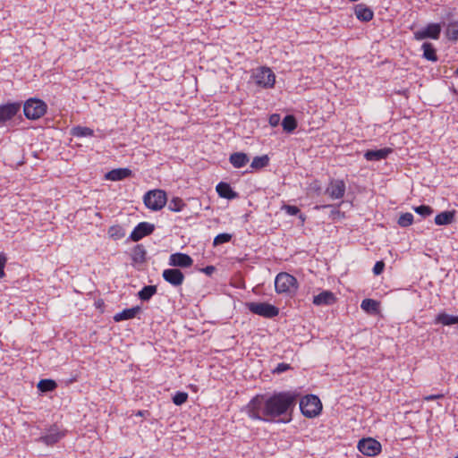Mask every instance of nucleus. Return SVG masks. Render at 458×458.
<instances>
[{"label":"nucleus","mask_w":458,"mask_h":458,"mask_svg":"<svg viewBox=\"0 0 458 458\" xmlns=\"http://www.w3.org/2000/svg\"><path fill=\"white\" fill-rule=\"evenodd\" d=\"M269 157L267 155H263L259 157V169L265 167L268 165Z\"/></svg>","instance_id":"47"},{"label":"nucleus","mask_w":458,"mask_h":458,"mask_svg":"<svg viewBox=\"0 0 458 458\" xmlns=\"http://www.w3.org/2000/svg\"><path fill=\"white\" fill-rule=\"evenodd\" d=\"M357 448L366 456H375L380 454L382 445L377 440L367 437L359 440Z\"/></svg>","instance_id":"9"},{"label":"nucleus","mask_w":458,"mask_h":458,"mask_svg":"<svg viewBox=\"0 0 458 458\" xmlns=\"http://www.w3.org/2000/svg\"><path fill=\"white\" fill-rule=\"evenodd\" d=\"M276 83V74L268 67H259V88L271 89Z\"/></svg>","instance_id":"15"},{"label":"nucleus","mask_w":458,"mask_h":458,"mask_svg":"<svg viewBox=\"0 0 458 458\" xmlns=\"http://www.w3.org/2000/svg\"><path fill=\"white\" fill-rule=\"evenodd\" d=\"M250 166L254 169H258V156L252 158Z\"/></svg>","instance_id":"50"},{"label":"nucleus","mask_w":458,"mask_h":458,"mask_svg":"<svg viewBox=\"0 0 458 458\" xmlns=\"http://www.w3.org/2000/svg\"><path fill=\"white\" fill-rule=\"evenodd\" d=\"M421 49L423 51L422 57L424 59L431 62H437L438 60L437 50L432 43L424 42L421 46Z\"/></svg>","instance_id":"24"},{"label":"nucleus","mask_w":458,"mask_h":458,"mask_svg":"<svg viewBox=\"0 0 458 458\" xmlns=\"http://www.w3.org/2000/svg\"><path fill=\"white\" fill-rule=\"evenodd\" d=\"M141 308L140 306H135L131 309H125L121 312L116 313L114 316V320L115 322H120L123 320L131 319L136 317V315L140 311Z\"/></svg>","instance_id":"21"},{"label":"nucleus","mask_w":458,"mask_h":458,"mask_svg":"<svg viewBox=\"0 0 458 458\" xmlns=\"http://www.w3.org/2000/svg\"><path fill=\"white\" fill-rule=\"evenodd\" d=\"M216 191L220 197L227 199H234L237 196L232 187L228 183L223 182L216 185Z\"/></svg>","instance_id":"25"},{"label":"nucleus","mask_w":458,"mask_h":458,"mask_svg":"<svg viewBox=\"0 0 458 458\" xmlns=\"http://www.w3.org/2000/svg\"><path fill=\"white\" fill-rule=\"evenodd\" d=\"M21 103L12 102L0 105V126H4L7 122L11 121L20 112Z\"/></svg>","instance_id":"10"},{"label":"nucleus","mask_w":458,"mask_h":458,"mask_svg":"<svg viewBox=\"0 0 458 458\" xmlns=\"http://www.w3.org/2000/svg\"><path fill=\"white\" fill-rule=\"evenodd\" d=\"M454 458H458V454Z\"/></svg>","instance_id":"52"},{"label":"nucleus","mask_w":458,"mask_h":458,"mask_svg":"<svg viewBox=\"0 0 458 458\" xmlns=\"http://www.w3.org/2000/svg\"><path fill=\"white\" fill-rule=\"evenodd\" d=\"M394 152L391 148H383L380 149H368L364 152L363 157L367 161H381L386 159L390 154Z\"/></svg>","instance_id":"16"},{"label":"nucleus","mask_w":458,"mask_h":458,"mask_svg":"<svg viewBox=\"0 0 458 458\" xmlns=\"http://www.w3.org/2000/svg\"><path fill=\"white\" fill-rule=\"evenodd\" d=\"M72 135L75 137L93 136L94 131L89 127L77 126L72 129Z\"/></svg>","instance_id":"36"},{"label":"nucleus","mask_w":458,"mask_h":458,"mask_svg":"<svg viewBox=\"0 0 458 458\" xmlns=\"http://www.w3.org/2000/svg\"><path fill=\"white\" fill-rule=\"evenodd\" d=\"M300 395V393L296 390L273 394L266 400L263 408V418L259 416V420L283 424L290 423L293 420V413Z\"/></svg>","instance_id":"1"},{"label":"nucleus","mask_w":458,"mask_h":458,"mask_svg":"<svg viewBox=\"0 0 458 458\" xmlns=\"http://www.w3.org/2000/svg\"><path fill=\"white\" fill-rule=\"evenodd\" d=\"M57 386V384L53 379H41L38 383V388L39 391L46 393V392H51L55 390Z\"/></svg>","instance_id":"30"},{"label":"nucleus","mask_w":458,"mask_h":458,"mask_svg":"<svg viewBox=\"0 0 458 458\" xmlns=\"http://www.w3.org/2000/svg\"><path fill=\"white\" fill-rule=\"evenodd\" d=\"M413 209L418 215L421 216L422 217H427L433 213L432 208L427 205H420L418 207H414Z\"/></svg>","instance_id":"39"},{"label":"nucleus","mask_w":458,"mask_h":458,"mask_svg":"<svg viewBox=\"0 0 458 458\" xmlns=\"http://www.w3.org/2000/svg\"><path fill=\"white\" fill-rule=\"evenodd\" d=\"M155 230V225L148 222L139 223L130 234V239L133 242H139L143 237L151 234Z\"/></svg>","instance_id":"12"},{"label":"nucleus","mask_w":458,"mask_h":458,"mask_svg":"<svg viewBox=\"0 0 458 458\" xmlns=\"http://www.w3.org/2000/svg\"><path fill=\"white\" fill-rule=\"evenodd\" d=\"M204 273L210 276L214 271L215 267L213 266H208L203 269Z\"/></svg>","instance_id":"49"},{"label":"nucleus","mask_w":458,"mask_h":458,"mask_svg":"<svg viewBox=\"0 0 458 458\" xmlns=\"http://www.w3.org/2000/svg\"><path fill=\"white\" fill-rule=\"evenodd\" d=\"M246 413L252 419H258V394L253 396L245 408Z\"/></svg>","instance_id":"32"},{"label":"nucleus","mask_w":458,"mask_h":458,"mask_svg":"<svg viewBox=\"0 0 458 458\" xmlns=\"http://www.w3.org/2000/svg\"><path fill=\"white\" fill-rule=\"evenodd\" d=\"M454 219V211H444L435 216V224L437 225H450Z\"/></svg>","instance_id":"26"},{"label":"nucleus","mask_w":458,"mask_h":458,"mask_svg":"<svg viewBox=\"0 0 458 458\" xmlns=\"http://www.w3.org/2000/svg\"><path fill=\"white\" fill-rule=\"evenodd\" d=\"M7 262V257L4 252L0 253V279L3 278L4 274V267Z\"/></svg>","instance_id":"44"},{"label":"nucleus","mask_w":458,"mask_h":458,"mask_svg":"<svg viewBox=\"0 0 458 458\" xmlns=\"http://www.w3.org/2000/svg\"><path fill=\"white\" fill-rule=\"evenodd\" d=\"M145 206L154 211L162 209L167 201L166 193L163 190H151L143 197Z\"/></svg>","instance_id":"5"},{"label":"nucleus","mask_w":458,"mask_h":458,"mask_svg":"<svg viewBox=\"0 0 458 458\" xmlns=\"http://www.w3.org/2000/svg\"><path fill=\"white\" fill-rule=\"evenodd\" d=\"M47 104L38 98H30L23 105V113L26 118L37 120L47 113Z\"/></svg>","instance_id":"4"},{"label":"nucleus","mask_w":458,"mask_h":458,"mask_svg":"<svg viewBox=\"0 0 458 458\" xmlns=\"http://www.w3.org/2000/svg\"><path fill=\"white\" fill-rule=\"evenodd\" d=\"M300 410L301 414L306 418H315L320 414L322 411V403L315 394H307L300 401Z\"/></svg>","instance_id":"3"},{"label":"nucleus","mask_w":458,"mask_h":458,"mask_svg":"<svg viewBox=\"0 0 458 458\" xmlns=\"http://www.w3.org/2000/svg\"><path fill=\"white\" fill-rule=\"evenodd\" d=\"M345 190V183L343 180H332L325 193L332 199H339L344 196Z\"/></svg>","instance_id":"14"},{"label":"nucleus","mask_w":458,"mask_h":458,"mask_svg":"<svg viewBox=\"0 0 458 458\" xmlns=\"http://www.w3.org/2000/svg\"><path fill=\"white\" fill-rule=\"evenodd\" d=\"M454 75L455 76H458V67L456 68L455 72H454Z\"/></svg>","instance_id":"51"},{"label":"nucleus","mask_w":458,"mask_h":458,"mask_svg":"<svg viewBox=\"0 0 458 458\" xmlns=\"http://www.w3.org/2000/svg\"><path fill=\"white\" fill-rule=\"evenodd\" d=\"M229 161L233 167L241 168L247 165V163L250 161V158L245 153L235 152L230 156Z\"/></svg>","instance_id":"22"},{"label":"nucleus","mask_w":458,"mask_h":458,"mask_svg":"<svg viewBox=\"0 0 458 458\" xmlns=\"http://www.w3.org/2000/svg\"><path fill=\"white\" fill-rule=\"evenodd\" d=\"M360 308L369 314H377L379 310V302L373 299H364Z\"/></svg>","instance_id":"28"},{"label":"nucleus","mask_w":458,"mask_h":458,"mask_svg":"<svg viewBox=\"0 0 458 458\" xmlns=\"http://www.w3.org/2000/svg\"><path fill=\"white\" fill-rule=\"evenodd\" d=\"M250 310L254 314H258V302H251L249 304Z\"/></svg>","instance_id":"48"},{"label":"nucleus","mask_w":458,"mask_h":458,"mask_svg":"<svg viewBox=\"0 0 458 458\" xmlns=\"http://www.w3.org/2000/svg\"><path fill=\"white\" fill-rule=\"evenodd\" d=\"M336 301L335 294L330 291H323L313 297V304L316 306L333 305Z\"/></svg>","instance_id":"18"},{"label":"nucleus","mask_w":458,"mask_h":458,"mask_svg":"<svg viewBox=\"0 0 458 458\" xmlns=\"http://www.w3.org/2000/svg\"><path fill=\"white\" fill-rule=\"evenodd\" d=\"M298 287L297 279L286 272L279 273L275 278V289L277 293L293 295L296 293Z\"/></svg>","instance_id":"2"},{"label":"nucleus","mask_w":458,"mask_h":458,"mask_svg":"<svg viewBox=\"0 0 458 458\" xmlns=\"http://www.w3.org/2000/svg\"><path fill=\"white\" fill-rule=\"evenodd\" d=\"M188 399V394L185 392H176L175 394L173 396V403L175 405H182Z\"/></svg>","instance_id":"41"},{"label":"nucleus","mask_w":458,"mask_h":458,"mask_svg":"<svg viewBox=\"0 0 458 458\" xmlns=\"http://www.w3.org/2000/svg\"><path fill=\"white\" fill-rule=\"evenodd\" d=\"M434 324L438 325L441 324L443 326H452L458 324V316L457 315H451L445 311L439 312L435 319Z\"/></svg>","instance_id":"20"},{"label":"nucleus","mask_w":458,"mask_h":458,"mask_svg":"<svg viewBox=\"0 0 458 458\" xmlns=\"http://www.w3.org/2000/svg\"><path fill=\"white\" fill-rule=\"evenodd\" d=\"M268 123L271 127L278 126L281 123V116L279 114H273L268 117Z\"/></svg>","instance_id":"45"},{"label":"nucleus","mask_w":458,"mask_h":458,"mask_svg":"<svg viewBox=\"0 0 458 458\" xmlns=\"http://www.w3.org/2000/svg\"><path fill=\"white\" fill-rule=\"evenodd\" d=\"M384 269L385 262L383 260H378L375 263L372 271L375 276H379L383 273Z\"/></svg>","instance_id":"43"},{"label":"nucleus","mask_w":458,"mask_h":458,"mask_svg":"<svg viewBox=\"0 0 458 458\" xmlns=\"http://www.w3.org/2000/svg\"><path fill=\"white\" fill-rule=\"evenodd\" d=\"M168 264L174 268H187L192 266L193 259L188 254L176 252L170 255Z\"/></svg>","instance_id":"13"},{"label":"nucleus","mask_w":458,"mask_h":458,"mask_svg":"<svg viewBox=\"0 0 458 458\" xmlns=\"http://www.w3.org/2000/svg\"><path fill=\"white\" fill-rule=\"evenodd\" d=\"M108 234L114 240H121L125 236V231L121 225H113L109 228Z\"/></svg>","instance_id":"34"},{"label":"nucleus","mask_w":458,"mask_h":458,"mask_svg":"<svg viewBox=\"0 0 458 458\" xmlns=\"http://www.w3.org/2000/svg\"><path fill=\"white\" fill-rule=\"evenodd\" d=\"M442 30L441 21L438 23L431 22L427 24L426 27L419 30L413 33L415 40L420 41L426 38L437 40L440 38Z\"/></svg>","instance_id":"7"},{"label":"nucleus","mask_w":458,"mask_h":458,"mask_svg":"<svg viewBox=\"0 0 458 458\" xmlns=\"http://www.w3.org/2000/svg\"><path fill=\"white\" fill-rule=\"evenodd\" d=\"M163 279L174 287L181 286L184 281V274L178 268H167L162 273Z\"/></svg>","instance_id":"11"},{"label":"nucleus","mask_w":458,"mask_h":458,"mask_svg":"<svg viewBox=\"0 0 458 458\" xmlns=\"http://www.w3.org/2000/svg\"><path fill=\"white\" fill-rule=\"evenodd\" d=\"M281 124L285 132L292 133L297 128V120L293 114H286Z\"/></svg>","instance_id":"27"},{"label":"nucleus","mask_w":458,"mask_h":458,"mask_svg":"<svg viewBox=\"0 0 458 458\" xmlns=\"http://www.w3.org/2000/svg\"><path fill=\"white\" fill-rule=\"evenodd\" d=\"M279 313V309L276 307L275 305L266 303V302H259V316L272 318L276 316H277Z\"/></svg>","instance_id":"23"},{"label":"nucleus","mask_w":458,"mask_h":458,"mask_svg":"<svg viewBox=\"0 0 458 458\" xmlns=\"http://www.w3.org/2000/svg\"><path fill=\"white\" fill-rule=\"evenodd\" d=\"M231 239H232V234H230V233H219L215 237L213 245L217 246V245H220V244H223L225 242H229L231 241Z\"/></svg>","instance_id":"40"},{"label":"nucleus","mask_w":458,"mask_h":458,"mask_svg":"<svg viewBox=\"0 0 458 458\" xmlns=\"http://www.w3.org/2000/svg\"><path fill=\"white\" fill-rule=\"evenodd\" d=\"M413 220H414L413 215L411 213L407 212V213L402 214L399 216L397 224L401 227H408L411 225H412Z\"/></svg>","instance_id":"37"},{"label":"nucleus","mask_w":458,"mask_h":458,"mask_svg":"<svg viewBox=\"0 0 458 458\" xmlns=\"http://www.w3.org/2000/svg\"><path fill=\"white\" fill-rule=\"evenodd\" d=\"M444 394H429V395H426L423 397V399L425 401H435V400H438V399H442L444 398Z\"/></svg>","instance_id":"46"},{"label":"nucleus","mask_w":458,"mask_h":458,"mask_svg":"<svg viewBox=\"0 0 458 458\" xmlns=\"http://www.w3.org/2000/svg\"><path fill=\"white\" fill-rule=\"evenodd\" d=\"M340 207V204H338L337 206H333V205H317L315 206V209H321V208H333L331 212H330V215H329V217L333 220H335L336 217H339L341 216V211L339 210V208Z\"/></svg>","instance_id":"38"},{"label":"nucleus","mask_w":458,"mask_h":458,"mask_svg":"<svg viewBox=\"0 0 458 458\" xmlns=\"http://www.w3.org/2000/svg\"><path fill=\"white\" fill-rule=\"evenodd\" d=\"M282 209L284 210L287 215L298 216L302 222L305 221V216L301 212V209L297 206L284 205Z\"/></svg>","instance_id":"35"},{"label":"nucleus","mask_w":458,"mask_h":458,"mask_svg":"<svg viewBox=\"0 0 458 458\" xmlns=\"http://www.w3.org/2000/svg\"><path fill=\"white\" fill-rule=\"evenodd\" d=\"M65 435V429L62 428L57 424H53L46 429L45 433L36 439V442L43 443L47 445H54L64 438Z\"/></svg>","instance_id":"6"},{"label":"nucleus","mask_w":458,"mask_h":458,"mask_svg":"<svg viewBox=\"0 0 458 458\" xmlns=\"http://www.w3.org/2000/svg\"><path fill=\"white\" fill-rule=\"evenodd\" d=\"M186 206L184 201L179 198V197H174L169 202H168V209L173 212H180L183 209V208Z\"/></svg>","instance_id":"33"},{"label":"nucleus","mask_w":458,"mask_h":458,"mask_svg":"<svg viewBox=\"0 0 458 458\" xmlns=\"http://www.w3.org/2000/svg\"><path fill=\"white\" fill-rule=\"evenodd\" d=\"M132 172L129 168H116L106 174L105 178L109 181L116 182L128 178Z\"/></svg>","instance_id":"19"},{"label":"nucleus","mask_w":458,"mask_h":458,"mask_svg":"<svg viewBox=\"0 0 458 458\" xmlns=\"http://www.w3.org/2000/svg\"><path fill=\"white\" fill-rule=\"evenodd\" d=\"M354 14L362 22H369L374 17L372 9L364 4H358L354 6Z\"/></svg>","instance_id":"17"},{"label":"nucleus","mask_w":458,"mask_h":458,"mask_svg":"<svg viewBox=\"0 0 458 458\" xmlns=\"http://www.w3.org/2000/svg\"><path fill=\"white\" fill-rule=\"evenodd\" d=\"M157 293L156 285H146L139 293L138 296L141 301H148Z\"/></svg>","instance_id":"29"},{"label":"nucleus","mask_w":458,"mask_h":458,"mask_svg":"<svg viewBox=\"0 0 458 458\" xmlns=\"http://www.w3.org/2000/svg\"><path fill=\"white\" fill-rule=\"evenodd\" d=\"M454 13L447 11L441 16V23L445 26V37L450 41L458 40V20H453Z\"/></svg>","instance_id":"8"},{"label":"nucleus","mask_w":458,"mask_h":458,"mask_svg":"<svg viewBox=\"0 0 458 458\" xmlns=\"http://www.w3.org/2000/svg\"><path fill=\"white\" fill-rule=\"evenodd\" d=\"M291 369H292V367L290 364L281 362V363H278L274 369H272L271 371L273 374H281V373H284Z\"/></svg>","instance_id":"42"},{"label":"nucleus","mask_w":458,"mask_h":458,"mask_svg":"<svg viewBox=\"0 0 458 458\" xmlns=\"http://www.w3.org/2000/svg\"><path fill=\"white\" fill-rule=\"evenodd\" d=\"M147 251L143 245L138 244L132 250V259L135 262H143L146 259Z\"/></svg>","instance_id":"31"}]
</instances>
